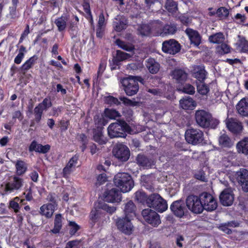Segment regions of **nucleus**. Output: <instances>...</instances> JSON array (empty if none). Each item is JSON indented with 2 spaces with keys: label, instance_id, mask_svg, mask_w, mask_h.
Masks as SVG:
<instances>
[{
  "label": "nucleus",
  "instance_id": "nucleus-14",
  "mask_svg": "<svg viewBox=\"0 0 248 248\" xmlns=\"http://www.w3.org/2000/svg\"><path fill=\"white\" fill-rule=\"evenodd\" d=\"M234 179L240 185L244 191L248 192V170L244 168L235 172L233 175Z\"/></svg>",
  "mask_w": 248,
  "mask_h": 248
},
{
  "label": "nucleus",
  "instance_id": "nucleus-42",
  "mask_svg": "<svg viewBox=\"0 0 248 248\" xmlns=\"http://www.w3.org/2000/svg\"><path fill=\"white\" fill-rule=\"evenodd\" d=\"M20 198L18 197H16L9 201V208L12 209L15 213H19L21 208L18 202Z\"/></svg>",
  "mask_w": 248,
  "mask_h": 248
},
{
  "label": "nucleus",
  "instance_id": "nucleus-63",
  "mask_svg": "<svg viewBox=\"0 0 248 248\" xmlns=\"http://www.w3.org/2000/svg\"><path fill=\"white\" fill-rule=\"evenodd\" d=\"M123 113L127 121L129 122L132 120L133 115L132 109H124Z\"/></svg>",
  "mask_w": 248,
  "mask_h": 248
},
{
  "label": "nucleus",
  "instance_id": "nucleus-2",
  "mask_svg": "<svg viewBox=\"0 0 248 248\" xmlns=\"http://www.w3.org/2000/svg\"><path fill=\"white\" fill-rule=\"evenodd\" d=\"M195 119L197 123L202 128H216L219 122L214 119L212 114L204 109H197L195 113Z\"/></svg>",
  "mask_w": 248,
  "mask_h": 248
},
{
  "label": "nucleus",
  "instance_id": "nucleus-62",
  "mask_svg": "<svg viewBox=\"0 0 248 248\" xmlns=\"http://www.w3.org/2000/svg\"><path fill=\"white\" fill-rule=\"evenodd\" d=\"M72 167L71 166H69V165L66 164L65 167L62 170V176L63 177L65 178H67L68 177L69 175L70 174L72 171Z\"/></svg>",
  "mask_w": 248,
  "mask_h": 248
},
{
  "label": "nucleus",
  "instance_id": "nucleus-8",
  "mask_svg": "<svg viewBox=\"0 0 248 248\" xmlns=\"http://www.w3.org/2000/svg\"><path fill=\"white\" fill-rule=\"evenodd\" d=\"M186 141L192 145L201 143L203 140V133L199 129L190 128L185 132Z\"/></svg>",
  "mask_w": 248,
  "mask_h": 248
},
{
  "label": "nucleus",
  "instance_id": "nucleus-44",
  "mask_svg": "<svg viewBox=\"0 0 248 248\" xmlns=\"http://www.w3.org/2000/svg\"><path fill=\"white\" fill-rule=\"evenodd\" d=\"M165 8L170 13L175 12L177 9V3L174 0H167Z\"/></svg>",
  "mask_w": 248,
  "mask_h": 248
},
{
  "label": "nucleus",
  "instance_id": "nucleus-41",
  "mask_svg": "<svg viewBox=\"0 0 248 248\" xmlns=\"http://www.w3.org/2000/svg\"><path fill=\"white\" fill-rule=\"evenodd\" d=\"M17 174L21 175L23 174L27 170V168L25 162L21 160H17L16 164Z\"/></svg>",
  "mask_w": 248,
  "mask_h": 248
},
{
  "label": "nucleus",
  "instance_id": "nucleus-29",
  "mask_svg": "<svg viewBox=\"0 0 248 248\" xmlns=\"http://www.w3.org/2000/svg\"><path fill=\"white\" fill-rule=\"evenodd\" d=\"M38 57L37 55H34L28 59L21 66V71L25 73L28 70L31 68L34 65L37 63Z\"/></svg>",
  "mask_w": 248,
  "mask_h": 248
},
{
  "label": "nucleus",
  "instance_id": "nucleus-20",
  "mask_svg": "<svg viewBox=\"0 0 248 248\" xmlns=\"http://www.w3.org/2000/svg\"><path fill=\"white\" fill-rule=\"evenodd\" d=\"M50 148V145L49 144L43 145L41 144L38 143L35 140H33L29 147V151L30 152L35 151L40 154H45L49 151Z\"/></svg>",
  "mask_w": 248,
  "mask_h": 248
},
{
  "label": "nucleus",
  "instance_id": "nucleus-18",
  "mask_svg": "<svg viewBox=\"0 0 248 248\" xmlns=\"http://www.w3.org/2000/svg\"><path fill=\"white\" fill-rule=\"evenodd\" d=\"M105 215L106 214L102 212L100 209L95 208L94 210H92L89 216L92 226H94L96 223L99 224L103 223L105 220Z\"/></svg>",
  "mask_w": 248,
  "mask_h": 248
},
{
  "label": "nucleus",
  "instance_id": "nucleus-47",
  "mask_svg": "<svg viewBox=\"0 0 248 248\" xmlns=\"http://www.w3.org/2000/svg\"><path fill=\"white\" fill-rule=\"evenodd\" d=\"M194 176L195 179L200 180L202 182L207 181L205 173L204 171L202 169L196 170L194 174Z\"/></svg>",
  "mask_w": 248,
  "mask_h": 248
},
{
  "label": "nucleus",
  "instance_id": "nucleus-22",
  "mask_svg": "<svg viewBox=\"0 0 248 248\" xmlns=\"http://www.w3.org/2000/svg\"><path fill=\"white\" fill-rule=\"evenodd\" d=\"M185 32L189 37L191 44L196 46L200 45L202 37L197 31L188 28L186 30Z\"/></svg>",
  "mask_w": 248,
  "mask_h": 248
},
{
  "label": "nucleus",
  "instance_id": "nucleus-60",
  "mask_svg": "<svg viewBox=\"0 0 248 248\" xmlns=\"http://www.w3.org/2000/svg\"><path fill=\"white\" fill-rule=\"evenodd\" d=\"M47 200L49 202L47 203L54 205V206L57 207L58 204L56 199V196L55 193H49L47 197Z\"/></svg>",
  "mask_w": 248,
  "mask_h": 248
},
{
  "label": "nucleus",
  "instance_id": "nucleus-56",
  "mask_svg": "<svg viewBox=\"0 0 248 248\" xmlns=\"http://www.w3.org/2000/svg\"><path fill=\"white\" fill-rule=\"evenodd\" d=\"M100 208L102 209V210L106 211L107 212L112 214L116 210V207L114 206H110L108 204L105 203H102L100 204Z\"/></svg>",
  "mask_w": 248,
  "mask_h": 248
},
{
  "label": "nucleus",
  "instance_id": "nucleus-3",
  "mask_svg": "<svg viewBox=\"0 0 248 248\" xmlns=\"http://www.w3.org/2000/svg\"><path fill=\"white\" fill-rule=\"evenodd\" d=\"M113 182L114 185L124 193L129 191L134 186L132 178L127 173H117L114 177Z\"/></svg>",
  "mask_w": 248,
  "mask_h": 248
},
{
  "label": "nucleus",
  "instance_id": "nucleus-6",
  "mask_svg": "<svg viewBox=\"0 0 248 248\" xmlns=\"http://www.w3.org/2000/svg\"><path fill=\"white\" fill-rule=\"evenodd\" d=\"M186 204L188 209L195 214H200L203 211V207L199 196L190 195L186 200Z\"/></svg>",
  "mask_w": 248,
  "mask_h": 248
},
{
  "label": "nucleus",
  "instance_id": "nucleus-37",
  "mask_svg": "<svg viewBox=\"0 0 248 248\" xmlns=\"http://www.w3.org/2000/svg\"><path fill=\"white\" fill-rule=\"evenodd\" d=\"M225 39L224 34L221 32H217L209 36L208 40L213 44H221Z\"/></svg>",
  "mask_w": 248,
  "mask_h": 248
},
{
  "label": "nucleus",
  "instance_id": "nucleus-15",
  "mask_svg": "<svg viewBox=\"0 0 248 248\" xmlns=\"http://www.w3.org/2000/svg\"><path fill=\"white\" fill-rule=\"evenodd\" d=\"M121 192L116 188L107 190L104 194V201L110 203L120 202L122 201Z\"/></svg>",
  "mask_w": 248,
  "mask_h": 248
},
{
  "label": "nucleus",
  "instance_id": "nucleus-39",
  "mask_svg": "<svg viewBox=\"0 0 248 248\" xmlns=\"http://www.w3.org/2000/svg\"><path fill=\"white\" fill-rule=\"evenodd\" d=\"M135 200L139 203L147 205L148 196L142 190H138L135 193Z\"/></svg>",
  "mask_w": 248,
  "mask_h": 248
},
{
  "label": "nucleus",
  "instance_id": "nucleus-12",
  "mask_svg": "<svg viewBox=\"0 0 248 248\" xmlns=\"http://www.w3.org/2000/svg\"><path fill=\"white\" fill-rule=\"evenodd\" d=\"M201 202L203 210L207 211L215 210L217 207V202L215 199L210 193L204 192L200 194Z\"/></svg>",
  "mask_w": 248,
  "mask_h": 248
},
{
  "label": "nucleus",
  "instance_id": "nucleus-31",
  "mask_svg": "<svg viewBox=\"0 0 248 248\" xmlns=\"http://www.w3.org/2000/svg\"><path fill=\"white\" fill-rule=\"evenodd\" d=\"M236 149L238 153L248 155V138H245L236 144Z\"/></svg>",
  "mask_w": 248,
  "mask_h": 248
},
{
  "label": "nucleus",
  "instance_id": "nucleus-10",
  "mask_svg": "<svg viewBox=\"0 0 248 248\" xmlns=\"http://www.w3.org/2000/svg\"><path fill=\"white\" fill-rule=\"evenodd\" d=\"M170 209L173 215L177 217L181 218L186 217L188 214L186 204L182 200L173 202L170 206Z\"/></svg>",
  "mask_w": 248,
  "mask_h": 248
},
{
  "label": "nucleus",
  "instance_id": "nucleus-35",
  "mask_svg": "<svg viewBox=\"0 0 248 248\" xmlns=\"http://www.w3.org/2000/svg\"><path fill=\"white\" fill-rule=\"evenodd\" d=\"M62 228V216L60 214L56 215L54 219V228L50 232L54 234L58 233Z\"/></svg>",
  "mask_w": 248,
  "mask_h": 248
},
{
  "label": "nucleus",
  "instance_id": "nucleus-34",
  "mask_svg": "<svg viewBox=\"0 0 248 248\" xmlns=\"http://www.w3.org/2000/svg\"><path fill=\"white\" fill-rule=\"evenodd\" d=\"M77 139L80 144L79 148L81 152L83 153L84 152L89 143V138L85 134L81 133L77 136Z\"/></svg>",
  "mask_w": 248,
  "mask_h": 248
},
{
  "label": "nucleus",
  "instance_id": "nucleus-46",
  "mask_svg": "<svg viewBox=\"0 0 248 248\" xmlns=\"http://www.w3.org/2000/svg\"><path fill=\"white\" fill-rule=\"evenodd\" d=\"M104 114L107 117L108 120L115 119L120 116V113L116 109H104Z\"/></svg>",
  "mask_w": 248,
  "mask_h": 248
},
{
  "label": "nucleus",
  "instance_id": "nucleus-55",
  "mask_svg": "<svg viewBox=\"0 0 248 248\" xmlns=\"http://www.w3.org/2000/svg\"><path fill=\"white\" fill-rule=\"evenodd\" d=\"M121 62L127 60L130 58V55L127 53L124 52L120 50L116 51L115 56Z\"/></svg>",
  "mask_w": 248,
  "mask_h": 248
},
{
  "label": "nucleus",
  "instance_id": "nucleus-33",
  "mask_svg": "<svg viewBox=\"0 0 248 248\" xmlns=\"http://www.w3.org/2000/svg\"><path fill=\"white\" fill-rule=\"evenodd\" d=\"M177 31L176 26L172 24H166L162 27L159 30V33L162 36L169 34H173Z\"/></svg>",
  "mask_w": 248,
  "mask_h": 248
},
{
  "label": "nucleus",
  "instance_id": "nucleus-58",
  "mask_svg": "<svg viewBox=\"0 0 248 248\" xmlns=\"http://www.w3.org/2000/svg\"><path fill=\"white\" fill-rule=\"evenodd\" d=\"M81 240H74L67 243L64 248H80Z\"/></svg>",
  "mask_w": 248,
  "mask_h": 248
},
{
  "label": "nucleus",
  "instance_id": "nucleus-5",
  "mask_svg": "<svg viewBox=\"0 0 248 248\" xmlns=\"http://www.w3.org/2000/svg\"><path fill=\"white\" fill-rule=\"evenodd\" d=\"M147 206L159 213H163L168 209L167 201L158 193H153L148 196Z\"/></svg>",
  "mask_w": 248,
  "mask_h": 248
},
{
  "label": "nucleus",
  "instance_id": "nucleus-17",
  "mask_svg": "<svg viewBox=\"0 0 248 248\" xmlns=\"http://www.w3.org/2000/svg\"><path fill=\"white\" fill-rule=\"evenodd\" d=\"M233 195L232 191L230 188L225 189L219 196V200L221 203L224 206H230L233 202Z\"/></svg>",
  "mask_w": 248,
  "mask_h": 248
},
{
  "label": "nucleus",
  "instance_id": "nucleus-7",
  "mask_svg": "<svg viewBox=\"0 0 248 248\" xmlns=\"http://www.w3.org/2000/svg\"><path fill=\"white\" fill-rule=\"evenodd\" d=\"M141 215L145 221L154 227H157L161 223L160 216L150 208L143 209Z\"/></svg>",
  "mask_w": 248,
  "mask_h": 248
},
{
  "label": "nucleus",
  "instance_id": "nucleus-38",
  "mask_svg": "<svg viewBox=\"0 0 248 248\" xmlns=\"http://www.w3.org/2000/svg\"><path fill=\"white\" fill-rule=\"evenodd\" d=\"M180 105L181 108H189L190 107H195L196 103L193 99L188 97L186 98H183L180 100Z\"/></svg>",
  "mask_w": 248,
  "mask_h": 248
},
{
  "label": "nucleus",
  "instance_id": "nucleus-21",
  "mask_svg": "<svg viewBox=\"0 0 248 248\" xmlns=\"http://www.w3.org/2000/svg\"><path fill=\"white\" fill-rule=\"evenodd\" d=\"M171 76L177 83L182 85L187 80L188 74L184 69L175 68L172 71Z\"/></svg>",
  "mask_w": 248,
  "mask_h": 248
},
{
  "label": "nucleus",
  "instance_id": "nucleus-36",
  "mask_svg": "<svg viewBox=\"0 0 248 248\" xmlns=\"http://www.w3.org/2000/svg\"><path fill=\"white\" fill-rule=\"evenodd\" d=\"M95 124L97 128H102L103 129V126L106 125L108 122V120L104 114L101 116L96 115L94 117Z\"/></svg>",
  "mask_w": 248,
  "mask_h": 248
},
{
  "label": "nucleus",
  "instance_id": "nucleus-54",
  "mask_svg": "<svg viewBox=\"0 0 248 248\" xmlns=\"http://www.w3.org/2000/svg\"><path fill=\"white\" fill-rule=\"evenodd\" d=\"M52 104L50 98L48 97L45 98L41 103L36 107L34 108H47L51 107Z\"/></svg>",
  "mask_w": 248,
  "mask_h": 248
},
{
  "label": "nucleus",
  "instance_id": "nucleus-24",
  "mask_svg": "<svg viewBox=\"0 0 248 248\" xmlns=\"http://www.w3.org/2000/svg\"><path fill=\"white\" fill-rule=\"evenodd\" d=\"M56 208L57 207L51 204L45 203L40 207L39 213L46 218H49L52 217Z\"/></svg>",
  "mask_w": 248,
  "mask_h": 248
},
{
  "label": "nucleus",
  "instance_id": "nucleus-13",
  "mask_svg": "<svg viewBox=\"0 0 248 248\" xmlns=\"http://www.w3.org/2000/svg\"><path fill=\"white\" fill-rule=\"evenodd\" d=\"M181 48V45L173 39L165 41L162 43V50L165 53L175 55L180 52Z\"/></svg>",
  "mask_w": 248,
  "mask_h": 248
},
{
  "label": "nucleus",
  "instance_id": "nucleus-9",
  "mask_svg": "<svg viewBox=\"0 0 248 248\" xmlns=\"http://www.w3.org/2000/svg\"><path fill=\"white\" fill-rule=\"evenodd\" d=\"M112 153L114 157L119 161L125 162L130 157V150L127 146L123 143H118L113 147Z\"/></svg>",
  "mask_w": 248,
  "mask_h": 248
},
{
  "label": "nucleus",
  "instance_id": "nucleus-52",
  "mask_svg": "<svg viewBox=\"0 0 248 248\" xmlns=\"http://www.w3.org/2000/svg\"><path fill=\"white\" fill-rule=\"evenodd\" d=\"M69 226V233L71 235H74L79 230L80 226L78 225L75 221H70Z\"/></svg>",
  "mask_w": 248,
  "mask_h": 248
},
{
  "label": "nucleus",
  "instance_id": "nucleus-57",
  "mask_svg": "<svg viewBox=\"0 0 248 248\" xmlns=\"http://www.w3.org/2000/svg\"><path fill=\"white\" fill-rule=\"evenodd\" d=\"M236 108H248V97L242 98L237 104Z\"/></svg>",
  "mask_w": 248,
  "mask_h": 248
},
{
  "label": "nucleus",
  "instance_id": "nucleus-51",
  "mask_svg": "<svg viewBox=\"0 0 248 248\" xmlns=\"http://www.w3.org/2000/svg\"><path fill=\"white\" fill-rule=\"evenodd\" d=\"M107 66V61L106 60L101 59L99 65L97 73V78H100L102 77L104 71L106 69Z\"/></svg>",
  "mask_w": 248,
  "mask_h": 248
},
{
  "label": "nucleus",
  "instance_id": "nucleus-11",
  "mask_svg": "<svg viewBox=\"0 0 248 248\" xmlns=\"http://www.w3.org/2000/svg\"><path fill=\"white\" fill-rule=\"evenodd\" d=\"M116 226L120 232L126 235H130L133 231V225L131 219L127 217H118L115 221Z\"/></svg>",
  "mask_w": 248,
  "mask_h": 248
},
{
  "label": "nucleus",
  "instance_id": "nucleus-43",
  "mask_svg": "<svg viewBox=\"0 0 248 248\" xmlns=\"http://www.w3.org/2000/svg\"><path fill=\"white\" fill-rule=\"evenodd\" d=\"M105 104L108 105L109 106H118L121 104L120 101L116 97L111 95L105 96L104 98Z\"/></svg>",
  "mask_w": 248,
  "mask_h": 248
},
{
  "label": "nucleus",
  "instance_id": "nucleus-59",
  "mask_svg": "<svg viewBox=\"0 0 248 248\" xmlns=\"http://www.w3.org/2000/svg\"><path fill=\"white\" fill-rule=\"evenodd\" d=\"M119 99L123 102L124 105L127 106L134 107L137 106V104L138 103V102L133 101L125 97H120Z\"/></svg>",
  "mask_w": 248,
  "mask_h": 248
},
{
  "label": "nucleus",
  "instance_id": "nucleus-28",
  "mask_svg": "<svg viewBox=\"0 0 248 248\" xmlns=\"http://www.w3.org/2000/svg\"><path fill=\"white\" fill-rule=\"evenodd\" d=\"M218 141L219 145L222 148H230L233 145V141L225 133L219 137Z\"/></svg>",
  "mask_w": 248,
  "mask_h": 248
},
{
  "label": "nucleus",
  "instance_id": "nucleus-32",
  "mask_svg": "<svg viewBox=\"0 0 248 248\" xmlns=\"http://www.w3.org/2000/svg\"><path fill=\"white\" fill-rule=\"evenodd\" d=\"M237 48L241 53H248V41L245 37L239 36V39L236 43Z\"/></svg>",
  "mask_w": 248,
  "mask_h": 248
},
{
  "label": "nucleus",
  "instance_id": "nucleus-1",
  "mask_svg": "<svg viewBox=\"0 0 248 248\" xmlns=\"http://www.w3.org/2000/svg\"><path fill=\"white\" fill-rule=\"evenodd\" d=\"M108 134L110 139L125 138L126 133L131 134L133 130L130 126L123 120H118L117 122L111 123L108 127Z\"/></svg>",
  "mask_w": 248,
  "mask_h": 248
},
{
  "label": "nucleus",
  "instance_id": "nucleus-27",
  "mask_svg": "<svg viewBox=\"0 0 248 248\" xmlns=\"http://www.w3.org/2000/svg\"><path fill=\"white\" fill-rule=\"evenodd\" d=\"M124 211L125 217L129 218L135 217L136 206L132 201H129L125 204Z\"/></svg>",
  "mask_w": 248,
  "mask_h": 248
},
{
  "label": "nucleus",
  "instance_id": "nucleus-30",
  "mask_svg": "<svg viewBox=\"0 0 248 248\" xmlns=\"http://www.w3.org/2000/svg\"><path fill=\"white\" fill-rule=\"evenodd\" d=\"M146 67L150 73L153 74L158 72L160 68V64L153 58H149L146 61Z\"/></svg>",
  "mask_w": 248,
  "mask_h": 248
},
{
  "label": "nucleus",
  "instance_id": "nucleus-19",
  "mask_svg": "<svg viewBox=\"0 0 248 248\" xmlns=\"http://www.w3.org/2000/svg\"><path fill=\"white\" fill-rule=\"evenodd\" d=\"M226 125L228 129L233 134H240L243 129V126L241 122L233 119H229Z\"/></svg>",
  "mask_w": 248,
  "mask_h": 248
},
{
  "label": "nucleus",
  "instance_id": "nucleus-26",
  "mask_svg": "<svg viewBox=\"0 0 248 248\" xmlns=\"http://www.w3.org/2000/svg\"><path fill=\"white\" fill-rule=\"evenodd\" d=\"M137 164L141 167L151 168L154 165V161L151 158L143 154H139L136 157Z\"/></svg>",
  "mask_w": 248,
  "mask_h": 248
},
{
  "label": "nucleus",
  "instance_id": "nucleus-48",
  "mask_svg": "<svg viewBox=\"0 0 248 248\" xmlns=\"http://www.w3.org/2000/svg\"><path fill=\"white\" fill-rule=\"evenodd\" d=\"M197 88L198 93L202 95H205L209 92L208 86L204 82L198 84Z\"/></svg>",
  "mask_w": 248,
  "mask_h": 248
},
{
  "label": "nucleus",
  "instance_id": "nucleus-4",
  "mask_svg": "<svg viewBox=\"0 0 248 248\" xmlns=\"http://www.w3.org/2000/svg\"><path fill=\"white\" fill-rule=\"evenodd\" d=\"M142 80L140 77L132 76L123 78L122 84L126 94L128 96L136 94L139 89L138 82H141Z\"/></svg>",
  "mask_w": 248,
  "mask_h": 248
},
{
  "label": "nucleus",
  "instance_id": "nucleus-40",
  "mask_svg": "<svg viewBox=\"0 0 248 248\" xmlns=\"http://www.w3.org/2000/svg\"><path fill=\"white\" fill-rule=\"evenodd\" d=\"M66 18L63 16L55 20L54 23L59 31H62L65 30L66 28Z\"/></svg>",
  "mask_w": 248,
  "mask_h": 248
},
{
  "label": "nucleus",
  "instance_id": "nucleus-50",
  "mask_svg": "<svg viewBox=\"0 0 248 248\" xmlns=\"http://www.w3.org/2000/svg\"><path fill=\"white\" fill-rule=\"evenodd\" d=\"M139 31L142 35L147 36L151 33V28L149 25L143 24L139 27Z\"/></svg>",
  "mask_w": 248,
  "mask_h": 248
},
{
  "label": "nucleus",
  "instance_id": "nucleus-25",
  "mask_svg": "<svg viewBox=\"0 0 248 248\" xmlns=\"http://www.w3.org/2000/svg\"><path fill=\"white\" fill-rule=\"evenodd\" d=\"M93 139L101 145H104L108 142L107 138L103 135L102 128H97L93 130Z\"/></svg>",
  "mask_w": 248,
  "mask_h": 248
},
{
  "label": "nucleus",
  "instance_id": "nucleus-64",
  "mask_svg": "<svg viewBox=\"0 0 248 248\" xmlns=\"http://www.w3.org/2000/svg\"><path fill=\"white\" fill-rule=\"evenodd\" d=\"M107 181V177L105 173L100 174L97 177L96 184L99 186L104 184Z\"/></svg>",
  "mask_w": 248,
  "mask_h": 248
},
{
  "label": "nucleus",
  "instance_id": "nucleus-61",
  "mask_svg": "<svg viewBox=\"0 0 248 248\" xmlns=\"http://www.w3.org/2000/svg\"><path fill=\"white\" fill-rule=\"evenodd\" d=\"M79 157V155L78 154H75L70 159L67 164L69 165V166H71L72 168L75 167L78 164Z\"/></svg>",
  "mask_w": 248,
  "mask_h": 248
},
{
  "label": "nucleus",
  "instance_id": "nucleus-49",
  "mask_svg": "<svg viewBox=\"0 0 248 248\" xmlns=\"http://www.w3.org/2000/svg\"><path fill=\"white\" fill-rule=\"evenodd\" d=\"M217 16L219 18H226L228 16L229 12L228 9L224 7H220L216 11Z\"/></svg>",
  "mask_w": 248,
  "mask_h": 248
},
{
  "label": "nucleus",
  "instance_id": "nucleus-23",
  "mask_svg": "<svg viewBox=\"0 0 248 248\" xmlns=\"http://www.w3.org/2000/svg\"><path fill=\"white\" fill-rule=\"evenodd\" d=\"M207 74L203 65H196L192 70V75L200 83H202L204 82Z\"/></svg>",
  "mask_w": 248,
  "mask_h": 248
},
{
  "label": "nucleus",
  "instance_id": "nucleus-16",
  "mask_svg": "<svg viewBox=\"0 0 248 248\" xmlns=\"http://www.w3.org/2000/svg\"><path fill=\"white\" fill-rule=\"evenodd\" d=\"M23 179L17 176L13 178L12 182H9L6 184L4 189L5 194H8L15 190L19 189L23 185Z\"/></svg>",
  "mask_w": 248,
  "mask_h": 248
},
{
  "label": "nucleus",
  "instance_id": "nucleus-53",
  "mask_svg": "<svg viewBox=\"0 0 248 248\" xmlns=\"http://www.w3.org/2000/svg\"><path fill=\"white\" fill-rule=\"evenodd\" d=\"M180 90L183 93L189 94H193L195 93V88L190 84H186Z\"/></svg>",
  "mask_w": 248,
  "mask_h": 248
},
{
  "label": "nucleus",
  "instance_id": "nucleus-45",
  "mask_svg": "<svg viewBox=\"0 0 248 248\" xmlns=\"http://www.w3.org/2000/svg\"><path fill=\"white\" fill-rule=\"evenodd\" d=\"M115 43L120 48L127 51L131 52L134 50V47L133 46L128 45L120 39H116Z\"/></svg>",
  "mask_w": 248,
  "mask_h": 248
}]
</instances>
